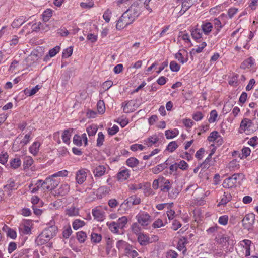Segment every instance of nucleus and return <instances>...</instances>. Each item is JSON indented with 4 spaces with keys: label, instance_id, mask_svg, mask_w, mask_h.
<instances>
[{
    "label": "nucleus",
    "instance_id": "obj_50",
    "mask_svg": "<svg viewBox=\"0 0 258 258\" xmlns=\"http://www.w3.org/2000/svg\"><path fill=\"white\" fill-rule=\"evenodd\" d=\"M109 229L112 232L114 233H118L119 227H117V225L115 222H112L108 225Z\"/></svg>",
    "mask_w": 258,
    "mask_h": 258
},
{
    "label": "nucleus",
    "instance_id": "obj_40",
    "mask_svg": "<svg viewBox=\"0 0 258 258\" xmlns=\"http://www.w3.org/2000/svg\"><path fill=\"white\" fill-rule=\"evenodd\" d=\"M178 147V145L176 141L170 142L167 146L166 150L170 152H174Z\"/></svg>",
    "mask_w": 258,
    "mask_h": 258
},
{
    "label": "nucleus",
    "instance_id": "obj_31",
    "mask_svg": "<svg viewBox=\"0 0 258 258\" xmlns=\"http://www.w3.org/2000/svg\"><path fill=\"white\" fill-rule=\"evenodd\" d=\"M36 187L33 188L31 190V192L35 194L37 192L39 188H42L44 189V185L43 184V181L42 180H38L36 183Z\"/></svg>",
    "mask_w": 258,
    "mask_h": 258
},
{
    "label": "nucleus",
    "instance_id": "obj_3",
    "mask_svg": "<svg viewBox=\"0 0 258 258\" xmlns=\"http://www.w3.org/2000/svg\"><path fill=\"white\" fill-rule=\"evenodd\" d=\"M244 175L241 173L234 174L232 176L226 178L222 184L225 188H232L236 185L237 180L242 179Z\"/></svg>",
    "mask_w": 258,
    "mask_h": 258
},
{
    "label": "nucleus",
    "instance_id": "obj_21",
    "mask_svg": "<svg viewBox=\"0 0 258 258\" xmlns=\"http://www.w3.org/2000/svg\"><path fill=\"white\" fill-rule=\"evenodd\" d=\"M232 199V196L231 194L229 192H225L224 193V195L223 196V197L222 198L220 202L218 204V206H219L220 205H226L228 202L231 201Z\"/></svg>",
    "mask_w": 258,
    "mask_h": 258
},
{
    "label": "nucleus",
    "instance_id": "obj_2",
    "mask_svg": "<svg viewBox=\"0 0 258 258\" xmlns=\"http://www.w3.org/2000/svg\"><path fill=\"white\" fill-rule=\"evenodd\" d=\"M57 231V228L55 226H51L46 228L38 236L37 239L38 244L43 245L47 243L56 235Z\"/></svg>",
    "mask_w": 258,
    "mask_h": 258
},
{
    "label": "nucleus",
    "instance_id": "obj_23",
    "mask_svg": "<svg viewBox=\"0 0 258 258\" xmlns=\"http://www.w3.org/2000/svg\"><path fill=\"white\" fill-rule=\"evenodd\" d=\"M66 215L69 216H76L79 215V209L74 206H71L66 210Z\"/></svg>",
    "mask_w": 258,
    "mask_h": 258
},
{
    "label": "nucleus",
    "instance_id": "obj_55",
    "mask_svg": "<svg viewBox=\"0 0 258 258\" xmlns=\"http://www.w3.org/2000/svg\"><path fill=\"white\" fill-rule=\"evenodd\" d=\"M60 47L59 46H56L53 48L50 49L49 51V55L50 57H52L54 56L57 53L59 52Z\"/></svg>",
    "mask_w": 258,
    "mask_h": 258
},
{
    "label": "nucleus",
    "instance_id": "obj_30",
    "mask_svg": "<svg viewBox=\"0 0 258 258\" xmlns=\"http://www.w3.org/2000/svg\"><path fill=\"white\" fill-rule=\"evenodd\" d=\"M16 185L15 182L14 180L10 179L8 180L7 184L4 186L5 191H11L15 189Z\"/></svg>",
    "mask_w": 258,
    "mask_h": 258
},
{
    "label": "nucleus",
    "instance_id": "obj_42",
    "mask_svg": "<svg viewBox=\"0 0 258 258\" xmlns=\"http://www.w3.org/2000/svg\"><path fill=\"white\" fill-rule=\"evenodd\" d=\"M254 64V59L250 57L247 58L246 60H244L242 63V68H250Z\"/></svg>",
    "mask_w": 258,
    "mask_h": 258
},
{
    "label": "nucleus",
    "instance_id": "obj_33",
    "mask_svg": "<svg viewBox=\"0 0 258 258\" xmlns=\"http://www.w3.org/2000/svg\"><path fill=\"white\" fill-rule=\"evenodd\" d=\"M122 107L123 108V111L128 113L133 111L132 109L131 101L124 102L122 103Z\"/></svg>",
    "mask_w": 258,
    "mask_h": 258
},
{
    "label": "nucleus",
    "instance_id": "obj_51",
    "mask_svg": "<svg viewBox=\"0 0 258 258\" xmlns=\"http://www.w3.org/2000/svg\"><path fill=\"white\" fill-rule=\"evenodd\" d=\"M170 68L173 72H178L180 66L176 61H172L170 63Z\"/></svg>",
    "mask_w": 258,
    "mask_h": 258
},
{
    "label": "nucleus",
    "instance_id": "obj_47",
    "mask_svg": "<svg viewBox=\"0 0 258 258\" xmlns=\"http://www.w3.org/2000/svg\"><path fill=\"white\" fill-rule=\"evenodd\" d=\"M165 169V164H159L152 169V172L154 174H158Z\"/></svg>",
    "mask_w": 258,
    "mask_h": 258
},
{
    "label": "nucleus",
    "instance_id": "obj_52",
    "mask_svg": "<svg viewBox=\"0 0 258 258\" xmlns=\"http://www.w3.org/2000/svg\"><path fill=\"white\" fill-rule=\"evenodd\" d=\"M52 12L50 9H47L45 10L43 14V19L45 21H47L49 20V18L52 16Z\"/></svg>",
    "mask_w": 258,
    "mask_h": 258
},
{
    "label": "nucleus",
    "instance_id": "obj_26",
    "mask_svg": "<svg viewBox=\"0 0 258 258\" xmlns=\"http://www.w3.org/2000/svg\"><path fill=\"white\" fill-rule=\"evenodd\" d=\"M33 158L30 156H26L24 158L23 161L24 169L29 168L33 163Z\"/></svg>",
    "mask_w": 258,
    "mask_h": 258
},
{
    "label": "nucleus",
    "instance_id": "obj_53",
    "mask_svg": "<svg viewBox=\"0 0 258 258\" xmlns=\"http://www.w3.org/2000/svg\"><path fill=\"white\" fill-rule=\"evenodd\" d=\"M73 53V48L70 47L66 49H64L62 52V57L68 58L70 57Z\"/></svg>",
    "mask_w": 258,
    "mask_h": 258
},
{
    "label": "nucleus",
    "instance_id": "obj_7",
    "mask_svg": "<svg viewBox=\"0 0 258 258\" xmlns=\"http://www.w3.org/2000/svg\"><path fill=\"white\" fill-rule=\"evenodd\" d=\"M138 223L142 226H147L151 222V216L147 213H139L136 217Z\"/></svg>",
    "mask_w": 258,
    "mask_h": 258
},
{
    "label": "nucleus",
    "instance_id": "obj_44",
    "mask_svg": "<svg viewBox=\"0 0 258 258\" xmlns=\"http://www.w3.org/2000/svg\"><path fill=\"white\" fill-rule=\"evenodd\" d=\"M97 110L99 113H103L105 111V107L103 101L99 100L97 104Z\"/></svg>",
    "mask_w": 258,
    "mask_h": 258
},
{
    "label": "nucleus",
    "instance_id": "obj_49",
    "mask_svg": "<svg viewBox=\"0 0 258 258\" xmlns=\"http://www.w3.org/2000/svg\"><path fill=\"white\" fill-rule=\"evenodd\" d=\"M177 167L182 170H186L188 168V164L184 160H181L177 163Z\"/></svg>",
    "mask_w": 258,
    "mask_h": 258
},
{
    "label": "nucleus",
    "instance_id": "obj_36",
    "mask_svg": "<svg viewBox=\"0 0 258 258\" xmlns=\"http://www.w3.org/2000/svg\"><path fill=\"white\" fill-rule=\"evenodd\" d=\"M85 224L84 221L80 219H76L73 223V228L75 230H77L79 228L83 227Z\"/></svg>",
    "mask_w": 258,
    "mask_h": 258
},
{
    "label": "nucleus",
    "instance_id": "obj_62",
    "mask_svg": "<svg viewBox=\"0 0 258 258\" xmlns=\"http://www.w3.org/2000/svg\"><path fill=\"white\" fill-rule=\"evenodd\" d=\"M173 203H171L169 204L167 203L159 204L156 205V207L158 210H162L166 206H168V209L171 208L173 206Z\"/></svg>",
    "mask_w": 258,
    "mask_h": 258
},
{
    "label": "nucleus",
    "instance_id": "obj_6",
    "mask_svg": "<svg viewBox=\"0 0 258 258\" xmlns=\"http://www.w3.org/2000/svg\"><path fill=\"white\" fill-rule=\"evenodd\" d=\"M255 215L253 213H249L245 215L242 222L245 229L250 230L252 228L254 223Z\"/></svg>",
    "mask_w": 258,
    "mask_h": 258
},
{
    "label": "nucleus",
    "instance_id": "obj_27",
    "mask_svg": "<svg viewBox=\"0 0 258 258\" xmlns=\"http://www.w3.org/2000/svg\"><path fill=\"white\" fill-rule=\"evenodd\" d=\"M206 45V43L205 42H203L200 46H197L193 48L190 51V54L195 55L197 53L201 52Z\"/></svg>",
    "mask_w": 258,
    "mask_h": 258
},
{
    "label": "nucleus",
    "instance_id": "obj_48",
    "mask_svg": "<svg viewBox=\"0 0 258 258\" xmlns=\"http://www.w3.org/2000/svg\"><path fill=\"white\" fill-rule=\"evenodd\" d=\"M9 155L7 152H2L0 154V163L5 165L7 163Z\"/></svg>",
    "mask_w": 258,
    "mask_h": 258
},
{
    "label": "nucleus",
    "instance_id": "obj_29",
    "mask_svg": "<svg viewBox=\"0 0 258 258\" xmlns=\"http://www.w3.org/2000/svg\"><path fill=\"white\" fill-rule=\"evenodd\" d=\"M251 124L252 122L251 120L248 118H244L241 122L240 128L242 130L245 131L246 128L247 129L251 126Z\"/></svg>",
    "mask_w": 258,
    "mask_h": 258
},
{
    "label": "nucleus",
    "instance_id": "obj_25",
    "mask_svg": "<svg viewBox=\"0 0 258 258\" xmlns=\"http://www.w3.org/2000/svg\"><path fill=\"white\" fill-rule=\"evenodd\" d=\"M165 134L167 139H172L178 135V130L177 129L168 130L165 131Z\"/></svg>",
    "mask_w": 258,
    "mask_h": 258
},
{
    "label": "nucleus",
    "instance_id": "obj_38",
    "mask_svg": "<svg viewBox=\"0 0 258 258\" xmlns=\"http://www.w3.org/2000/svg\"><path fill=\"white\" fill-rule=\"evenodd\" d=\"M6 228L7 229L6 231V234L7 237L11 238L12 239H15L17 237L16 232L13 229L10 228L7 226Z\"/></svg>",
    "mask_w": 258,
    "mask_h": 258
},
{
    "label": "nucleus",
    "instance_id": "obj_24",
    "mask_svg": "<svg viewBox=\"0 0 258 258\" xmlns=\"http://www.w3.org/2000/svg\"><path fill=\"white\" fill-rule=\"evenodd\" d=\"M191 34L194 39L198 40L202 37L203 32L200 29L195 28L191 31Z\"/></svg>",
    "mask_w": 258,
    "mask_h": 258
},
{
    "label": "nucleus",
    "instance_id": "obj_54",
    "mask_svg": "<svg viewBox=\"0 0 258 258\" xmlns=\"http://www.w3.org/2000/svg\"><path fill=\"white\" fill-rule=\"evenodd\" d=\"M175 57L176 59H178V60L182 63V64L186 62L187 61V58H185L182 54L179 51L176 53L175 55Z\"/></svg>",
    "mask_w": 258,
    "mask_h": 258
},
{
    "label": "nucleus",
    "instance_id": "obj_15",
    "mask_svg": "<svg viewBox=\"0 0 258 258\" xmlns=\"http://www.w3.org/2000/svg\"><path fill=\"white\" fill-rule=\"evenodd\" d=\"M106 167L104 165L97 166L93 170V173L95 177L102 176L105 173Z\"/></svg>",
    "mask_w": 258,
    "mask_h": 258
},
{
    "label": "nucleus",
    "instance_id": "obj_41",
    "mask_svg": "<svg viewBox=\"0 0 258 258\" xmlns=\"http://www.w3.org/2000/svg\"><path fill=\"white\" fill-rule=\"evenodd\" d=\"M102 236L100 234L92 233L91 235V240L93 243H99L101 241Z\"/></svg>",
    "mask_w": 258,
    "mask_h": 258
},
{
    "label": "nucleus",
    "instance_id": "obj_18",
    "mask_svg": "<svg viewBox=\"0 0 258 258\" xmlns=\"http://www.w3.org/2000/svg\"><path fill=\"white\" fill-rule=\"evenodd\" d=\"M194 4V0H185L182 3V8L179 12L180 15H183Z\"/></svg>",
    "mask_w": 258,
    "mask_h": 258
},
{
    "label": "nucleus",
    "instance_id": "obj_32",
    "mask_svg": "<svg viewBox=\"0 0 258 258\" xmlns=\"http://www.w3.org/2000/svg\"><path fill=\"white\" fill-rule=\"evenodd\" d=\"M126 163L127 166L133 168L138 165L139 161L136 158L131 157L127 159Z\"/></svg>",
    "mask_w": 258,
    "mask_h": 258
},
{
    "label": "nucleus",
    "instance_id": "obj_57",
    "mask_svg": "<svg viewBox=\"0 0 258 258\" xmlns=\"http://www.w3.org/2000/svg\"><path fill=\"white\" fill-rule=\"evenodd\" d=\"M242 151V157L241 158H246L250 155L251 150L249 147H244L241 150Z\"/></svg>",
    "mask_w": 258,
    "mask_h": 258
},
{
    "label": "nucleus",
    "instance_id": "obj_45",
    "mask_svg": "<svg viewBox=\"0 0 258 258\" xmlns=\"http://www.w3.org/2000/svg\"><path fill=\"white\" fill-rule=\"evenodd\" d=\"M104 141V135L103 133L100 132L98 134V138L97 139V146L100 147L101 146Z\"/></svg>",
    "mask_w": 258,
    "mask_h": 258
},
{
    "label": "nucleus",
    "instance_id": "obj_13",
    "mask_svg": "<svg viewBox=\"0 0 258 258\" xmlns=\"http://www.w3.org/2000/svg\"><path fill=\"white\" fill-rule=\"evenodd\" d=\"M213 28V24L210 22H203L202 24L201 25V30L206 35H209L212 31Z\"/></svg>",
    "mask_w": 258,
    "mask_h": 258
},
{
    "label": "nucleus",
    "instance_id": "obj_11",
    "mask_svg": "<svg viewBox=\"0 0 258 258\" xmlns=\"http://www.w3.org/2000/svg\"><path fill=\"white\" fill-rule=\"evenodd\" d=\"M87 173L85 169L78 170L76 174V180L77 183L82 184L86 179Z\"/></svg>",
    "mask_w": 258,
    "mask_h": 258
},
{
    "label": "nucleus",
    "instance_id": "obj_35",
    "mask_svg": "<svg viewBox=\"0 0 258 258\" xmlns=\"http://www.w3.org/2000/svg\"><path fill=\"white\" fill-rule=\"evenodd\" d=\"M40 87L38 85H36L35 87L32 89H26L25 90V93L28 96H31L35 94L40 89Z\"/></svg>",
    "mask_w": 258,
    "mask_h": 258
},
{
    "label": "nucleus",
    "instance_id": "obj_59",
    "mask_svg": "<svg viewBox=\"0 0 258 258\" xmlns=\"http://www.w3.org/2000/svg\"><path fill=\"white\" fill-rule=\"evenodd\" d=\"M164 226V224L163 221L160 219H158L155 220L152 224V227L154 228H160Z\"/></svg>",
    "mask_w": 258,
    "mask_h": 258
},
{
    "label": "nucleus",
    "instance_id": "obj_1",
    "mask_svg": "<svg viewBox=\"0 0 258 258\" xmlns=\"http://www.w3.org/2000/svg\"><path fill=\"white\" fill-rule=\"evenodd\" d=\"M141 14L140 8L138 6L132 5L123 13L118 20L116 28L120 30L133 23Z\"/></svg>",
    "mask_w": 258,
    "mask_h": 258
},
{
    "label": "nucleus",
    "instance_id": "obj_39",
    "mask_svg": "<svg viewBox=\"0 0 258 258\" xmlns=\"http://www.w3.org/2000/svg\"><path fill=\"white\" fill-rule=\"evenodd\" d=\"M62 139L64 143L69 144L70 143V135L69 130H65L62 135Z\"/></svg>",
    "mask_w": 258,
    "mask_h": 258
},
{
    "label": "nucleus",
    "instance_id": "obj_12",
    "mask_svg": "<svg viewBox=\"0 0 258 258\" xmlns=\"http://www.w3.org/2000/svg\"><path fill=\"white\" fill-rule=\"evenodd\" d=\"M22 162L20 156L15 155L14 158L10 159L9 162L10 167L13 169H17L21 165Z\"/></svg>",
    "mask_w": 258,
    "mask_h": 258
},
{
    "label": "nucleus",
    "instance_id": "obj_46",
    "mask_svg": "<svg viewBox=\"0 0 258 258\" xmlns=\"http://www.w3.org/2000/svg\"><path fill=\"white\" fill-rule=\"evenodd\" d=\"M219 137H220V136L218 135V133L217 131H214L210 133L208 137V140L209 142H214Z\"/></svg>",
    "mask_w": 258,
    "mask_h": 258
},
{
    "label": "nucleus",
    "instance_id": "obj_4",
    "mask_svg": "<svg viewBox=\"0 0 258 258\" xmlns=\"http://www.w3.org/2000/svg\"><path fill=\"white\" fill-rule=\"evenodd\" d=\"M22 136L21 135H19L14 142L13 148L16 149L17 150L22 149L29 142L31 139V133L29 132L28 134H26L23 139H22Z\"/></svg>",
    "mask_w": 258,
    "mask_h": 258
},
{
    "label": "nucleus",
    "instance_id": "obj_60",
    "mask_svg": "<svg viewBox=\"0 0 258 258\" xmlns=\"http://www.w3.org/2000/svg\"><path fill=\"white\" fill-rule=\"evenodd\" d=\"M73 141L74 144L78 146H81L82 144L81 137L78 135L74 136Z\"/></svg>",
    "mask_w": 258,
    "mask_h": 258
},
{
    "label": "nucleus",
    "instance_id": "obj_9",
    "mask_svg": "<svg viewBox=\"0 0 258 258\" xmlns=\"http://www.w3.org/2000/svg\"><path fill=\"white\" fill-rule=\"evenodd\" d=\"M160 137L163 138V134H154L144 140V143L148 147H152L153 145L157 147L156 144L159 141Z\"/></svg>",
    "mask_w": 258,
    "mask_h": 258
},
{
    "label": "nucleus",
    "instance_id": "obj_63",
    "mask_svg": "<svg viewBox=\"0 0 258 258\" xmlns=\"http://www.w3.org/2000/svg\"><path fill=\"white\" fill-rule=\"evenodd\" d=\"M111 12L109 10L107 9L103 14V18L106 22H109L110 20V15Z\"/></svg>",
    "mask_w": 258,
    "mask_h": 258
},
{
    "label": "nucleus",
    "instance_id": "obj_58",
    "mask_svg": "<svg viewBox=\"0 0 258 258\" xmlns=\"http://www.w3.org/2000/svg\"><path fill=\"white\" fill-rule=\"evenodd\" d=\"M119 131V127L116 125H114L112 127L108 129V133L109 135L112 136Z\"/></svg>",
    "mask_w": 258,
    "mask_h": 258
},
{
    "label": "nucleus",
    "instance_id": "obj_19",
    "mask_svg": "<svg viewBox=\"0 0 258 258\" xmlns=\"http://www.w3.org/2000/svg\"><path fill=\"white\" fill-rule=\"evenodd\" d=\"M92 215L94 216V218L97 220L98 221H102L105 219V213L104 212L98 210V209H94L92 210Z\"/></svg>",
    "mask_w": 258,
    "mask_h": 258
},
{
    "label": "nucleus",
    "instance_id": "obj_8",
    "mask_svg": "<svg viewBox=\"0 0 258 258\" xmlns=\"http://www.w3.org/2000/svg\"><path fill=\"white\" fill-rule=\"evenodd\" d=\"M58 181L54 179L52 177H48L43 181L44 190H51L55 189L58 185Z\"/></svg>",
    "mask_w": 258,
    "mask_h": 258
},
{
    "label": "nucleus",
    "instance_id": "obj_22",
    "mask_svg": "<svg viewBox=\"0 0 258 258\" xmlns=\"http://www.w3.org/2000/svg\"><path fill=\"white\" fill-rule=\"evenodd\" d=\"M40 143L39 142H34L29 147V151L33 155H36L39 150Z\"/></svg>",
    "mask_w": 258,
    "mask_h": 258
},
{
    "label": "nucleus",
    "instance_id": "obj_34",
    "mask_svg": "<svg viewBox=\"0 0 258 258\" xmlns=\"http://www.w3.org/2000/svg\"><path fill=\"white\" fill-rule=\"evenodd\" d=\"M77 239L80 243H84L87 238V234L82 231H79L77 233Z\"/></svg>",
    "mask_w": 258,
    "mask_h": 258
},
{
    "label": "nucleus",
    "instance_id": "obj_5",
    "mask_svg": "<svg viewBox=\"0 0 258 258\" xmlns=\"http://www.w3.org/2000/svg\"><path fill=\"white\" fill-rule=\"evenodd\" d=\"M141 202L140 198L133 195L126 199L120 206L121 209L126 211L133 205H138Z\"/></svg>",
    "mask_w": 258,
    "mask_h": 258
},
{
    "label": "nucleus",
    "instance_id": "obj_37",
    "mask_svg": "<svg viewBox=\"0 0 258 258\" xmlns=\"http://www.w3.org/2000/svg\"><path fill=\"white\" fill-rule=\"evenodd\" d=\"M97 130L98 128L96 125H92L88 127L86 131L89 136H93L96 134Z\"/></svg>",
    "mask_w": 258,
    "mask_h": 258
},
{
    "label": "nucleus",
    "instance_id": "obj_28",
    "mask_svg": "<svg viewBox=\"0 0 258 258\" xmlns=\"http://www.w3.org/2000/svg\"><path fill=\"white\" fill-rule=\"evenodd\" d=\"M127 222V218L126 217L122 216V217L119 218L117 221L115 222L117 225V227H119V229H123L126 224Z\"/></svg>",
    "mask_w": 258,
    "mask_h": 258
},
{
    "label": "nucleus",
    "instance_id": "obj_17",
    "mask_svg": "<svg viewBox=\"0 0 258 258\" xmlns=\"http://www.w3.org/2000/svg\"><path fill=\"white\" fill-rule=\"evenodd\" d=\"M28 19L25 16H21L19 18L15 19L12 23V26L13 28H18L25 22L27 21Z\"/></svg>",
    "mask_w": 258,
    "mask_h": 258
},
{
    "label": "nucleus",
    "instance_id": "obj_10",
    "mask_svg": "<svg viewBox=\"0 0 258 258\" xmlns=\"http://www.w3.org/2000/svg\"><path fill=\"white\" fill-rule=\"evenodd\" d=\"M130 176V170L125 168H122L120 169V171L117 174V179L118 181L122 182L127 180Z\"/></svg>",
    "mask_w": 258,
    "mask_h": 258
},
{
    "label": "nucleus",
    "instance_id": "obj_20",
    "mask_svg": "<svg viewBox=\"0 0 258 258\" xmlns=\"http://www.w3.org/2000/svg\"><path fill=\"white\" fill-rule=\"evenodd\" d=\"M212 22L213 25H214L215 30L213 32V34L214 36H216L220 32L221 29L223 27V25H222L220 20L218 18H215Z\"/></svg>",
    "mask_w": 258,
    "mask_h": 258
},
{
    "label": "nucleus",
    "instance_id": "obj_61",
    "mask_svg": "<svg viewBox=\"0 0 258 258\" xmlns=\"http://www.w3.org/2000/svg\"><path fill=\"white\" fill-rule=\"evenodd\" d=\"M218 114L215 110L211 111L210 113V117L209 119V121L210 123H213L216 121V119L217 117Z\"/></svg>",
    "mask_w": 258,
    "mask_h": 258
},
{
    "label": "nucleus",
    "instance_id": "obj_56",
    "mask_svg": "<svg viewBox=\"0 0 258 258\" xmlns=\"http://www.w3.org/2000/svg\"><path fill=\"white\" fill-rule=\"evenodd\" d=\"M132 230L136 234H140L141 227L138 223H135L132 225Z\"/></svg>",
    "mask_w": 258,
    "mask_h": 258
},
{
    "label": "nucleus",
    "instance_id": "obj_16",
    "mask_svg": "<svg viewBox=\"0 0 258 258\" xmlns=\"http://www.w3.org/2000/svg\"><path fill=\"white\" fill-rule=\"evenodd\" d=\"M149 237L144 233H140L138 236V241L142 246H146L151 243Z\"/></svg>",
    "mask_w": 258,
    "mask_h": 258
},
{
    "label": "nucleus",
    "instance_id": "obj_43",
    "mask_svg": "<svg viewBox=\"0 0 258 258\" xmlns=\"http://www.w3.org/2000/svg\"><path fill=\"white\" fill-rule=\"evenodd\" d=\"M229 240V237L226 235H223L221 236L220 238H219L217 242L222 244L223 246H225L226 245V243H228V241Z\"/></svg>",
    "mask_w": 258,
    "mask_h": 258
},
{
    "label": "nucleus",
    "instance_id": "obj_14",
    "mask_svg": "<svg viewBox=\"0 0 258 258\" xmlns=\"http://www.w3.org/2000/svg\"><path fill=\"white\" fill-rule=\"evenodd\" d=\"M161 183L162 184L160 185V187L161 188V190L164 192H169V190L171 187V184L170 181L168 179H166V178L162 177H161Z\"/></svg>",
    "mask_w": 258,
    "mask_h": 258
},
{
    "label": "nucleus",
    "instance_id": "obj_64",
    "mask_svg": "<svg viewBox=\"0 0 258 258\" xmlns=\"http://www.w3.org/2000/svg\"><path fill=\"white\" fill-rule=\"evenodd\" d=\"M181 224L178 220L175 219L173 221L171 228L176 231L181 227Z\"/></svg>",
    "mask_w": 258,
    "mask_h": 258
}]
</instances>
